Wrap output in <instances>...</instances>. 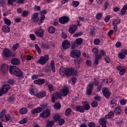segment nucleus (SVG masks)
<instances>
[{
  "mask_svg": "<svg viewBox=\"0 0 127 127\" xmlns=\"http://www.w3.org/2000/svg\"><path fill=\"white\" fill-rule=\"evenodd\" d=\"M60 74L63 77L64 75L70 77V76H76L77 75V71L73 68H64V67H62L60 69Z\"/></svg>",
  "mask_w": 127,
  "mask_h": 127,
  "instance_id": "1",
  "label": "nucleus"
},
{
  "mask_svg": "<svg viewBox=\"0 0 127 127\" xmlns=\"http://www.w3.org/2000/svg\"><path fill=\"white\" fill-rule=\"evenodd\" d=\"M69 93V87L66 85L64 86L62 89L60 90V94L63 97H66Z\"/></svg>",
  "mask_w": 127,
  "mask_h": 127,
  "instance_id": "2",
  "label": "nucleus"
},
{
  "mask_svg": "<svg viewBox=\"0 0 127 127\" xmlns=\"http://www.w3.org/2000/svg\"><path fill=\"white\" fill-rule=\"evenodd\" d=\"M70 56L72 57V58H79V57L81 56V51L79 50H74L71 51Z\"/></svg>",
  "mask_w": 127,
  "mask_h": 127,
  "instance_id": "3",
  "label": "nucleus"
},
{
  "mask_svg": "<svg viewBox=\"0 0 127 127\" xmlns=\"http://www.w3.org/2000/svg\"><path fill=\"white\" fill-rule=\"evenodd\" d=\"M49 59V57L47 55H46L44 57L42 56L40 58V59L38 61V63L41 64V65H44L46 64V62L48 61Z\"/></svg>",
  "mask_w": 127,
  "mask_h": 127,
  "instance_id": "4",
  "label": "nucleus"
},
{
  "mask_svg": "<svg viewBox=\"0 0 127 127\" xmlns=\"http://www.w3.org/2000/svg\"><path fill=\"white\" fill-rule=\"evenodd\" d=\"M50 116V111L48 109L44 111L40 114V117L42 119H47Z\"/></svg>",
  "mask_w": 127,
  "mask_h": 127,
  "instance_id": "5",
  "label": "nucleus"
},
{
  "mask_svg": "<svg viewBox=\"0 0 127 127\" xmlns=\"http://www.w3.org/2000/svg\"><path fill=\"white\" fill-rule=\"evenodd\" d=\"M102 93L106 99H109L111 96V92L107 87H104L102 89Z\"/></svg>",
  "mask_w": 127,
  "mask_h": 127,
  "instance_id": "6",
  "label": "nucleus"
},
{
  "mask_svg": "<svg viewBox=\"0 0 127 127\" xmlns=\"http://www.w3.org/2000/svg\"><path fill=\"white\" fill-rule=\"evenodd\" d=\"M14 75L16 76V77H19V80H21L23 78L22 71L20 70L19 68H17L16 71L14 72Z\"/></svg>",
  "mask_w": 127,
  "mask_h": 127,
  "instance_id": "7",
  "label": "nucleus"
},
{
  "mask_svg": "<svg viewBox=\"0 0 127 127\" xmlns=\"http://www.w3.org/2000/svg\"><path fill=\"white\" fill-rule=\"evenodd\" d=\"M88 87L86 90V94L88 96H90L92 94V91L94 90V83H89L88 85Z\"/></svg>",
  "mask_w": 127,
  "mask_h": 127,
  "instance_id": "8",
  "label": "nucleus"
},
{
  "mask_svg": "<svg viewBox=\"0 0 127 127\" xmlns=\"http://www.w3.org/2000/svg\"><path fill=\"white\" fill-rule=\"evenodd\" d=\"M9 89H10V85L4 84V85H3L1 88L2 94L3 95L6 94V93H7V92L8 91V90H9Z\"/></svg>",
  "mask_w": 127,
  "mask_h": 127,
  "instance_id": "9",
  "label": "nucleus"
},
{
  "mask_svg": "<svg viewBox=\"0 0 127 127\" xmlns=\"http://www.w3.org/2000/svg\"><path fill=\"white\" fill-rule=\"evenodd\" d=\"M35 34L38 37L42 38L44 36V30L40 28L39 30L35 31Z\"/></svg>",
  "mask_w": 127,
  "mask_h": 127,
  "instance_id": "10",
  "label": "nucleus"
},
{
  "mask_svg": "<svg viewBox=\"0 0 127 127\" xmlns=\"http://www.w3.org/2000/svg\"><path fill=\"white\" fill-rule=\"evenodd\" d=\"M59 21L62 24L67 23V22L69 21V17L67 16H64L60 18Z\"/></svg>",
  "mask_w": 127,
  "mask_h": 127,
  "instance_id": "11",
  "label": "nucleus"
},
{
  "mask_svg": "<svg viewBox=\"0 0 127 127\" xmlns=\"http://www.w3.org/2000/svg\"><path fill=\"white\" fill-rule=\"evenodd\" d=\"M77 26L76 25H72L70 26V28L68 29L69 33L71 34H74L76 30H77Z\"/></svg>",
  "mask_w": 127,
  "mask_h": 127,
  "instance_id": "12",
  "label": "nucleus"
},
{
  "mask_svg": "<svg viewBox=\"0 0 127 127\" xmlns=\"http://www.w3.org/2000/svg\"><path fill=\"white\" fill-rule=\"evenodd\" d=\"M8 70V65L7 64H2L1 65L0 71L3 74L5 73V72H6Z\"/></svg>",
  "mask_w": 127,
  "mask_h": 127,
  "instance_id": "13",
  "label": "nucleus"
},
{
  "mask_svg": "<svg viewBox=\"0 0 127 127\" xmlns=\"http://www.w3.org/2000/svg\"><path fill=\"white\" fill-rule=\"evenodd\" d=\"M99 123L102 127H107V120L105 118H101Z\"/></svg>",
  "mask_w": 127,
  "mask_h": 127,
  "instance_id": "14",
  "label": "nucleus"
},
{
  "mask_svg": "<svg viewBox=\"0 0 127 127\" xmlns=\"http://www.w3.org/2000/svg\"><path fill=\"white\" fill-rule=\"evenodd\" d=\"M3 55L4 56V57L8 58L10 56H11V53L9 50L5 49L3 51Z\"/></svg>",
  "mask_w": 127,
  "mask_h": 127,
  "instance_id": "15",
  "label": "nucleus"
},
{
  "mask_svg": "<svg viewBox=\"0 0 127 127\" xmlns=\"http://www.w3.org/2000/svg\"><path fill=\"white\" fill-rule=\"evenodd\" d=\"M45 83V79L39 78L38 80H35L34 81V84H37V85H43Z\"/></svg>",
  "mask_w": 127,
  "mask_h": 127,
  "instance_id": "16",
  "label": "nucleus"
},
{
  "mask_svg": "<svg viewBox=\"0 0 127 127\" xmlns=\"http://www.w3.org/2000/svg\"><path fill=\"white\" fill-rule=\"evenodd\" d=\"M100 59H102V55L96 54L95 59L94 62V65H98L99 64V61H100Z\"/></svg>",
  "mask_w": 127,
  "mask_h": 127,
  "instance_id": "17",
  "label": "nucleus"
},
{
  "mask_svg": "<svg viewBox=\"0 0 127 127\" xmlns=\"http://www.w3.org/2000/svg\"><path fill=\"white\" fill-rule=\"evenodd\" d=\"M62 46L64 49H69L70 48V43L68 41H64L62 43Z\"/></svg>",
  "mask_w": 127,
  "mask_h": 127,
  "instance_id": "18",
  "label": "nucleus"
},
{
  "mask_svg": "<svg viewBox=\"0 0 127 127\" xmlns=\"http://www.w3.org/2000/svg\"><path fill=\"white\" fill-rule=\"evenodd\" d=\"M11 63L12 65H19L20 64V60L17 58H13L11 60Z\"/></svg>",
  "mask_w": 127,
  "mask_h": 127,
  "instance_id": "19",
  "label": "nucleus"
},
{
  "mask_svg": "<svg viewBox=\"0 0 127 127\" xmlns=\"http://www.w3.org/2000/svg\"><path fill=\"white\" fill-rule=\"evenodd\" d=\"M39 45L42 49H44V48H46V49H49V48H50V46L49 45L45 44L43 42L39 43Z\"/></svg>",
  "mask_w": 127,
  "mask_h": 127,
  "instance_id": "20",
  "label": "nucleus"
},
{
  "mask_svg": "<svg viewBox=\"0 0 127 127\" xmlns=\"http://www.w3.org/2000/svg\"><path fill=\"white\" fill-rule=\"evenodd\" d=\"M32 19L33 20V22H37L39 21V18H38V13L36 12L34 13L32 16Z\"/></svg>",
  "mask_w": 127,
  "mask_h": 127,
  "instance_id": "21",
  "label": "nucleus"
},
{
  "mask_svg": "<svg viewBox=\"0 0 127 127\" xmlns=\"http://www.w3.org/2000/svg\"><path fill=\"white\" fill-rule=\"evenodd\" d=\"M46 96V92L44 91L38 92L36 94V96L37 97V98H44V97H45Z\"/></svg>",
  "mask_w": 127,
  "mask_h": 127,
  "instance_id": "22",
  "label": "nucleus"
},
{
  "mask_svg": "<svg viewBox=\"0 0 127 127\" xmlns=\"http://www.w3.org/2000/svg\"><path fill=\"white\" fill-rule=\"evenodd\" d=\"M75 111L79 113H84L85 112V109H84V106H79L75 108Z\"/></svg>",
  "mask_w": 127,
  "mask_h": 127,
  "instance_id": "23",
  "label": "nucleus"
},
{
  "mask_svg": "<svg viewBox=\"0 0 127 127\" xmlns=\"http://www.w3.org/2000/svg\"><path fill=\"white\" fill-rule=\"evenodd\" d=\"M31 112L33 115H34V114H38L42 112V109H41V107H38L33 110H32Z\"/></svg>",
  "mask_w": 127,
  "mask_h": 127,
  "instance_id": "24",
  "label": "nucleus"
},
{
  "mask_svg": "<svg viewBox=\"0 0 127 127\" xmlns=\"http://www.w3.org/2000/svg\"><path fill=\"white\" fill-rule=\"evenodd\" d=\"M2 30L3 32H4V33H7L10 31V29L9 28V27L7 25H4L3 26L2 28Z\"/></svg>",
  "mask_w": 127,
  "mask_h": 127,
  "instance_id": "25",
  "label": "nucleus"
},
{
  "mask_svg": "<svg viewBox=\"0 0 127 127\" xmlns=\"http://www.w3.org/2000/svg\"><path fill=\"white\" fill-rule=\"evenodd\" d=\"M114 113L115 115H120L122 113V109L120 107H117L115 108Z\"/></svg>",
  "mask_w": 127,
  "mask_h": 127,
  "instance_id": "26",
  "label": "nucleus"
},
{
  "mask_svg": "<svg viewBox=\"0 0 127 127\" xmlns=\"http://www.w3.org/2000/svg\"><path fill=\"white\" fill-rule=\"evenodd\" d=\"M17 69V67H16L14 65H12V66H10V67H9V72H10V74H14V73L16 71Z\"/></svg>",
  "mask_w": 127,
  "mask_h": 127,
  "instance_id": "27",
  "label": "nucleus"
},
{
  "mask_svg": "<svg viewBox=\"0 0 127 127\" xmlns=\"http://www.w3.org/2000/svg\"><path fill=\"white\" fill-rule=\"evenodd\" d=\"M5 110L3 109L0 112V121H3V118H4V116H5Z\"/></svg>",
  "mask_w": 127,
  "mask_h": 127,
  "instance_id": "28",
  "label": "nucleus"
},
{
  "mask_svg": "<svg viewBox=\"0 0 127 127\" xmlns=\"http://www.w3.org/2000/svg\"><path fill=\"white\" fill-rule=\"evenodd\" d=\"M115 113L113 111H111L108 113V115H106L105 117V119H113Z\"/></svg>",
  "mask_w": 127,
  "mask_h": 127,
  "instance_id": "29",
  "label": "nucleus"
},
{
  "mask_svg": "<svg viewBox=\"0 0 127 127\" xmlns=\"http://www.w3.org/2000/svg\"><path fill=\"white\" fill-rule=\"evenodd\" d=\"M28 112L27 109L26 108H21L19 110V113L20 115H24L25 114H27Z\"/></svg>",
  "mask_w": 127,
  "mask_h": 127,
  "instance_id": "30",
  "label": "nucleus"
},
{
  "mask_svg": "<svg viewBox=\"0 0 127 127\" xmlns=\"http://www.w3.org/2000/svg\"><path fill=\"white\" fill-rule=\"evenodd\" d=\"M4 22L5 24H6V25H7L8 26H10V24H11V21H10V20L6 18H4Z\"/></svg>",
  "mask_w": 127,
  "mask_h": 127,
  "instance_id": "31",
  "label": "nucleus"
},
{
  "mask_svg": "<svg viewBox=\"0 0 127 127\" xmlns=\"http://www.w3.org/2000/svg\"><path fill=\"white\" fill-rule=\"evenodd\" d=\"M75 42L77 45H81L83 43V39L82 38L76 39Z\"/></svg>",
  "mask_w": 127,
  "mask_h": 127,
  "instance_id": "32",
  "label": "nucleus"
},
{
  "mask_svg": "<svg viewBox=\"0 0 127 127\" xmlns=\"http://www.w3.org/2000/svg\"><path fill=\"white\" fill-rule=\"evenodd\" d=\"M48 31H49V33L52 34L55 32V28H54V27L51 26L48 28Z\"/></svg>",
  "mask_w": 127,
  "mask_h": 127,
  "instance_id": "33",
  "label": "nucleus"
},
{
  "mask_svg": "<svg viewBox=\"0 0 127 127\" xmlns=\"http://www.w3.org/2000/svg\"><path fill=\"white\" fill-rule=\"evenodd\" d=\"M51 67L53 73H55V62L53 61L51 63Z\"/></svg>",
  "mask_w": 127,
  "mask_h": 127,
  "instance_id": "34",
  "label": "nucleus"
},
{
  "mask_svg": "<svg viewBox=\"0 0 127 127\" xmlns=\"http://www.w3.org/2000/svg\"><path fill=\"white\" fill-rule=\"evenodd\" d=\"M74 62L78 63L79 64H82V63H83V59H82L81 58H78L74 60Z\"/></svg>",
  "mask_w": 127,
  "mask_h": 127,
  "instance_id": "35",
  "label": "nucleus"
},
{
  "mask_svg": "<svg viewBox=\"0 0 127 127\" xmlns=\"http://www.w3.org/2000/svg\"><path fill=\"white\" fill-rule=\"evenodd\" d=\"M71 112H72V110H71V109L67 108L65 111V115L67 117H69L70 115H71Z\"/></svg>",
  "mask_w": 127,
  "mask_h": 127,
  "instance_id": "36",
  "label": "nucleus"
},
{
  "mask_svg": "<svg viewBox=\"0 0 127 127\" xmlns=\"http://www.w3.org/2000/svg\"><path fill=\"white\" fill-rule=\"evenodd\" d=\"M110 104L113 108L114 107H116L117 106V100L116 99H113L111 100Z\"/></svg>",
  "mask_w": 127,
  "mask_h": 127,
  "instance_id": "37",
  "label": "nucleus"
},
{
  "mask_svg": "<svg viewBox=\"0 0 127 127\" xmlns=\"http://www.w3.org/2000/svg\"><path fill=\"white\" fill-rule=\"evenodd\" d=\"M120 23H121V20H120V19H117L113 21V26L118 25V24H120Z\"/></svg>",
  "mask_w": 127,
  "mask_h": 127,
  "instance_id": "38",
  "label": "nucleus"
},
{
  "mask_svg": "<svg viewBox=\"0 0 127 127\" xmlns=\"http://www.w3.org/2000/svg\"><path fill=\"white\" fill-rule=\"evenodd\" d=\"M60 119H61V118L60 115L57 114L54 117V120L55 122H58V121H59Z\"/></svg>",
  "mask_w": 127,
  "mask_h": 127,
  "instance_id": "39",
  "label": "nucleus"
},
{
  "mask_svg": "<svg viewBox=\"0 0 127 127\" xmlns=\"http://www.w3.org/2000/svg\"><path fill=\"white\" fill-rule=\"evenodd\" d=\"M55 122L53 121H51L48 123V125L46 127H52L54 126Z\"/></svg>",
  "mask_w": 127,
  "mask_h": 127,
  "instance_id": "40",
  "label": "nucleus"
},
{
  "mask_svg": "<svg viewBox=\"0 0 127 127\" xmlns=\"http://www.w3.org/2000/svg\"><path fill=\"white\" fill-rule=\"evenodd\" d=\"M54 107L57 110H60V109H61V104L60 103H56Z\"/></svg>",
  "mask_w": 127,
  "mask_h": 127,
  "instance_id": "41",
  "label": "nucleus"
},
{
  "mask_svg": "<svg viewBox=\"0 0 127 127\" xmlns=\"http://www.w3.org/2000/svg\"><path fill=\"white\" fill-rule=\"evenodd\" d=\"M96 31V29L95 28H92L90 29V35L91 36H94L95 34V32Z\"/></svg>",
  "mask_w": 127,
  "mask_h": 127,
  "instance_id": "42",
  "label": "nucleus"
},
{
  "mask_svg": "<svg viewBox=\"0 0 127 127\" xmlns=\"http://www.w3.org/2000/svg\"><path fill=\"white\" fill-rule=\"evenodd\" d=\"M27 123V119L24 118L19 121V124H20L21 125H24V124H26Z\"/></svg>",
  "mask_w": 127,
  "mask_h": 127,
  "instance_id": "43",
  "label": "nucleus"
},
{
  "mask_svg": "<svg viewBox=\"0 0 127 127\" xmlns=\"http://www.w3.org/2000/svg\"><path fill=\"white\" fill-rule=\"evenodd\" d=\"M53 96L56 98V99H60L61 98V96L59 93H54Z\"/></svg>",
  "mask_w": 127,
  "mask_h": 127,
  "instance_id": "44",
  "label": "nucleus"
},
{
  "mask_svg": "<svg viewBox=\"0 0 127 127\" xmlns=\"http://www.w3.org/2000/svg\"><path fill=\"white\" fill-rule=\"evenodd\" d=\"M35 48H36V50H37L38 53H41V49H40L39 46H38V44L35 45Z\"/></svg>",
  "mask_w": 127,
  "mask_h": 127,
  "instance_id": "45",
  "label": "nucleus"
},
{
  "mask_svg": "<svg viewBox=\"0 0 127 127\" xmlns=\"http://www.w3.org/2000/svg\"><path fill=\"white\" fill-rule=\"evenodd\" d=\"M80 2H79V1H72V5L73 6H74V7H76V6H78Z\"/></svg>",
  "mask_w": 127,
  "mask_h": 127,
  "instance_id": "46",
  "label": "nucleus"
},
{
  "mask_svg": "<svg viewBox=\"0 0 127 127\" xmlns=\"http://www.w3.org/2000/svg\"><path fill=\"white\" fill-rule=\"evenodd\" d=\"M102 16H103V14H102V13H98L96 14V19H101L102 18Z\"/></svg>",
  "mask_w": 127,
  "mask_h": 127,
  "instance_id": "47",
  "label": "nucleus"
},
{
  "mask_svg": "<svg viewBox=\"0 0 127 127\" xmlns=\"http://www.w3.org/2000/svg\"><path fill=\"white\" fill-rule=\"evenodd\" d=\"M118 57L120 59H125V58H126V56L123 53H119L118 54Z\"/></svg>",
  "mask_w": 127,
  "mask_h": 127,
  "instance_id": "48",
  "label": "nucleus"
},
{
  "mask_svg": "<svg viewBox=\"0 0 127 127\" xmlns=\"http://www.w3.org/2000/svg\"><path fill=\"white\" fill-rule=\"evenodd\" d=\"M87 125L89 127H96V123L94 122H89Z\"/></svg>",
  "mask_w": 127,
  "mask_h": 127,
  "instance_id": "49",
  "label": "nucleus"
},
{
  "mask_svg": "<svg viewBox=\"0 0 127 127\" xmlns=\"http://www.w3.org/2000/svg\"><path fill=\"white\" fill-rule=\"evenodd\" d=\"M44 70L45 72H51V70H52V68H51V66H46L44 68Z\"/></svg>",
  "mask_w": 127,
  "mask_h": 127,
  "instance_id": "50",
  "label": "nucleus"
},
{
  "mask_svg": "<svg viewBox=\"0 0 127 127\" xmlns=\"http://www.w3.org/2000/svg\"><path fill=\"white\" fill-rule=\"evenodd\" d=\"M29 37L31 40L35 41L36 40V37H35V35L33 34H30Z\"/></svg>",
  "mask_w": 127,
  "mask_h": 127,
  "instance_id": "51",
  "label": "nucleus"
},
{
  "mask_svg": "<svg viewBox=\"0 0 127 127\" xmlns=\"http://www.w3.org/2000/svg\"><path fill=\"white\" fill-rule=\"evenodd\" d=\"M64 124H65V121L64 120V119H62L59 120V126H63V125H64Z\"/></svg>",
  "mask_w": 127,
  "mask_h": 127,
  "instance_id": "52",
  "label": "nucleus"
},
{
  "mask_svg": "<svg viewBox=\"0 0 127 127\" xmlns=\"http://www.w3.org/2000/svg\"><path fill=\"white\" fill-rule=\"evenodd\" d=\"M101 42V41L99 39H95L94 41V43L95 45H99Z\"/></svg>",
  "mask_w": 127,
  "mask_h": 127,
  "instance_id": "53",
  "label": "nucleus"
},
{
  "mask_svg": "<svg viewBox=\"0 0 127 127\" xmlns=\"http://www.w3.org/2000/svg\"><path fill=\"white\" fill-rule=\"evenodd\" d=\"M18 45H19V44L17 43L15 44H14L12 47V49L14 51H15L17 48H18Z\"/></svg>",
  "mask_w": 127,
  "mask_h": 127,
  "instance_id": "54",
  "label": "nucleus"
},
{
  "mask_svg": "<svg viewBox=\"0 0 127 127\" xmlns=\"http://www.w3.org/2000/svg\"><path fill=\"white\" fill-rule=\"evenodd\" d=\"M8 83L10 85H14V83H15V81H14V79H9L8 80Z\"/></svg>",
  "mask_w": 127,
  "mask_h": 127,
  "instance_id": "55",
  "label": "nucleus"
},
{
  "mask_svg": "<svg viewBox=\"0 0 127 127\" xmlns=\"http://www.w3.org/2000/svg\"><path fill=\"white\" fill-rule=\"evenodd\" d=\"M44 19H45V15H44L43 14H41V17H40V22H41V23H42V22H43V20H44Z\"/></svg>",
  "mask_w": 127,
  "mask_h": 127,
  "instance_id": "56",
  "label": "nucleus"
},
{
  "mask_svg": "<svg viewBox=\"0 0 127 127\" xmlns=\"http://www.w3.org/2000/svg\"><path fill=\"white\" fill-rule=\"evenodd\" d=\"M91 106L93 107V108H96V107H98V103L97 101H93L91 103Z\"/></svg>",
  "mask_w": 127,
  "mask_h": 127,
  "instance_id": "57",
  "label": "nucleus"
},
{
  "mask_svg": "<svg viewBox=\"0 0 127 127\" xmlns=\"http://www.w3.org/2000/svg\"><path fill=\"white\" fill-rule=\"evenodd\" d=\"M28 11L24 10L23 11L22 14V16H23L24 17H25L27 15H28Z\"/></svg>",
  "mask_w": 127,
  "mask_h": 127,
  "instance_id": "58",
  "label": "nucleus"
},
{
  "mask_svg": "<svg viewBox=\"0 0 127 127\" xmlns=\"http://www.w3.org/2000/svg\"><path fill=\"white\" fill-rule=\"evenodd\" d=\"M83 35V32H80L78 33H76L73 35L75 37H78V36H81V35Z\"/></svg>",
  "mask_w": 127,
  "mask_h": 127,
  "instance_id": "59",
  "label": "nucleus"
},
{
  "mask_svg": "<svg viewBox=\"0 0 127 127\" xmlns=\"http://www.w3.org/2000/svg\"><path fill=\"white\" fill-rule=\"evenodd\" d=\"M126 12H127V10H126V9H124V8H123L121 9V15H125V14H126Z\"/></svg>",
  "mask_w": 127,
  "mask_h": 127,
  "instance_id": "60",
  "label": "nucleus"
},
{
  "mask_svg": "<svg viewBox=\"0 0 127 127\" xmlns=\"http://www.w3.org/2000/svg\"><path fill=\"white\" fill-rule=\"evenodd\" d=\"M83 108L84 109V110H85V111H88V110H90V105L86 104L84 105Z\"/></svg>",
  "mask_w": 127,
  "mask_h": 127,
  "instance_id": "61",
  "label": "nucleus"
},
{
  "mask_svg": "<svg viewBox=\"0 0 127 127\" xmlns=\"http://www.w3.org/2000/svg\"><path fill=\"white\" fill-rule=\"evenodd\" d=\"M94 100H95L96 101H97L98 102H100V101H101V97L99 95L96 96L94 97Z\"/></svg>",
  "mask_w": 127,
  "mask_h": 127,
  "instance_id": "62",
  "label": "nucleus"
},
{
  "mask_svg": "<svg viewBox=\"0 0 127 127\" xmlns=\"http://www.w3.org/2000/svg\"><path fill=\"white\" fill-rule=\"evenodd\" d=\"M5 119L7 122H8V121L10 120V116H9L8 114L5 115Z\"/></svg>",
  "mask_w": 127,
  "mask_h": 127,
  "instance_id": "63",
  "label": "nucleus"
},
{
  "mask_svg": "<svg viewBox=\"0 0 127 127\" xmlns=\"http://www.w3.org/2000/svg\"><path fill=\"white\" fill-rule=\"evenodd\" d=\"M7 4L8 5H13V1L12 0H8Z\"/></svg>",
  "mask_w": 127,
  "mask_h": 127,
  "instance_id": "64",
  "label": "nucleus"
}]
</instances>
